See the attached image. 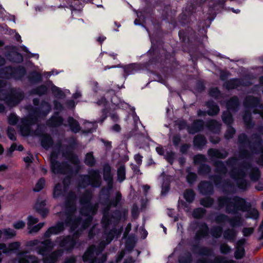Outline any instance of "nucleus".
I'll list each match as a JSON object with an SVG mask.
<instances>
[{
  "instance_id": "nucleus-1",
  "label": "nucleus",
  "mask_w": 263,
  "mask_h": 263,
  "mask_svg": "<svg viewBox=\"0 0 263 263\" xmlns=\"http://www.w3.org/2000/svg\"><path fill=\"white\" fill-rule=\"evenodd\" d=\"M217 204L219 209L225 207L226 212L228 214L235 215L238 211H241L246 213L245 215L246 219L256 220L259 217L258 210L252 207L251 202L238 196H235L232 198L226 196L219 197L217 199Z\"/></svg>"
},
{
  "instance_id": "nucleus-2",
  "label": "nucleus",
  "mask_w": 263,
  "mask_h": 263,
  "mask_svg": "<svg viewBox=\"0 0 263 263\" xmlns=\"http://www.w3.org/2000/svg\"><path fill=\"white\" fill-rule=\"evenodd\" d=\"M77 195L74 192L70 191L65 200V214L66 219L65 223L67 226L70 227L71 229H76L80 224L82 218L75 215L77 207L76 201Z\"/></svg>"
},
{
  "instance_id": "nucleus-3",
  "label": "nucleus",
  "mask_w": 263,
  "mask_h": 263,
  "mask_svg": "<svg viewBox=\"0 0 263 263\" xmlns=\"http://www.w3.org/2000/svg\"><path fill=\"white\" fill-rule=\"evenodd\" d=\"M252 141H251L245 133L240 134L238 136V143L239 145L240 156L242 158H248L250 153L245 147L248 146L251 151L257 153V147L261 146L263 143V140L261 135L258 133H253L251 136Z\"/></svg>"
},
{
  "instance_id": "nucleus-4",
  "label": "nucleus",
  "mask_w": 263,
  "mask_h": 263,
  "mask_svg": "<svg viewBox=\"0 0 263 263\" xmlns=\"http://www.w3.org/2000/svg\"><path fill=\"white\" fill-rule=\"evenodd\" d=\"M147 53L149 55V62L151 64L166 66L177 63L174 53L168 52L158 45H152Z\"/></svg>"
},
{
  "instance_id": "nucleus-5",
  "label": "nucleus",
  "mask_w": 263,
  "mask_h": 263,
  "mask_svg": "<svg viewBox=\"0 0 263 263\" xmlns=\"http://www.w3.org/2000/svg\"><path fill=\"white\" fill-rule=\"evenodd\" d=\"M92 194L89 191H86L80 197L79 202L81 205L80 213L92 220L98 211V205L92 203Z\"/></svg>"
},
{
  "instance_id": "nucleus-6",
  "label": "nucleus",
  "mask_w": 263,
  "mask_h": 263,
  "mask_svg": "<svg viewBox=\"0 0 263 263\" xmlns=\"http://www.w3.org/2000/svg\"><path fill=\"white\" fill-rule=\"evenodd\" d=\"M252 167L250 163L248 162H243L240 164V167L238 168H234L230 172V176L233 179L238 188L246 190L249 186L248 181L245 179L246 172L245 170H248Z\"/></svg>"
},
{
  "instance_id": "nucleus-7",
  "label": "nucleus",
  "mask_w": 263,
  "mask_h": 263,
  "mask_svg": "<svg viewBox=\"0 0 263 263\" xmlns=\"http://www.w3.org/2000/svg\"><path fill=\"white\" fill-rule=\"evenodd\" d=\"M24 92L15 88L0 93V100L4 101L6 105L11 107L17 106L24 99Z\"/></svg>"
},
{
  "instance_id": "nucleus-8",
  "label": "nucleus",
  "mask_w": 263,
  "mask_h": 263,
  "mask_svg": "<svg viewBox=\"0 0 263 263\" xmlns=\"http://www.w3.org/2000/svg\"><path fill=\"white\" fill-rule=\"evenodd\" d=\"M103 179L107 182V187H103L100 191L101 196L105 197V201L109 200L110 192L113 187V176L111 174V167L108 163L103 165Z\"/></svg>"
},
{
  "instance_id": "nucleus-9",
  "label": "nucleus",
  "mask_w": 263,
  "mask_h": 263,
  "mask_svg": "<svg viewBox=\"0 0 263 263\" xmlns=\"http://www.w3.org/2000/svg\"><path fill=\"white\" fill-rule=\"evenodd\" d=\"M89 175H84L79 182L80 186L83 187L88 185L92 187H98L101 184V176L99 170L91 169L88 172Z\"/></svg>"
},
{
  "instance_id": "nucleus-10",
  "label": "nucleus",
  "mask_w": 263,
  "mask_h": 263,
  "mask_svg": "<svg viewBox=\"0 0 263 263\" xmlns=\"http://www.w3.org/2000/svg\"><path fill=\"white\" fill-rule=\"evenodd\" d=\"M213 165L215 167V172L218 174L211 175L210 177V179L216 186H218L222 183V176L221 175H225L228 172V168L224 162L221 160H213Z\"/></svg>"
},
{
  "instance_id": "nucleus-11",
  "label": "nucleus",
  "mask_w": 263,
  "mask_h": 263,
  "mask_svg": "<svg viewBox=\"0 0 263 263\" xmlns=\"http://www.w3.org/2000/svg\"><path fill=\"white\" fill-rule=\"evenodd\" d=\"M50 168L51 172L54 174L72 175L73 174L72 166L66 161L60 162L58 160H53L50 162Z\"/></svg>"
},
{
  "instance_id": "nucleus-12",
  "label": "nucleus",
  "mask_w": 263,
  "mask_h": 263,
  "mask_svg": "<svg viewBox=\"0 0 263 263\" xmlns=\"http://www.w3.org/2000/svg\"><path fill=\"white\" fill-rule=\"evenodd\" d=\"M51 110V106L50 103L45 100L41 102L40 105L32 109L30 113L32 117L36 119L37 121L39 117L44 118L47 116Z\"/></svg>"
},
{
  "instance_id": "nucleus-13",
  "label": "nucleus",
  "mask_w": 263,
  "mask_h": 263,
  "mask_svg": "<svg viewBox=\"0 0 263 263\" xmlns=\"http://www.w3.org/2000/svg\"><path fill=\"white\" fill-rule=\"evenodd\" d=\"M79 236V234L77 232H75L73 234V236L68 235L63 236L59 242L60 247L64 248V250L67 252H71L77 243L76 240L74 236L77 238Z\"/></svg>"
},
{
  "instance_id": "nucleus-14",
  "label": "nucleus",
  "mask_w": 263,
  "mask_h": 263,
  "mask_svg": "<svg viewBox=\"0 0 263 263\" xmlns=\"http://www.w3.org/2000/svg\"><path fill=\"white\" fill-rule=\"evenodd\" d=\"M6 49H9L10 52L6 54L5 56L10 62L16 64H20L24 61L23 55L17 51V47L14 46H6Z\"/></svg>"
},
{
  "instance_id": "nucleus-15",
  "label": "nucleus",
  "mask_w": 263,
  "mask_h": 263,
  "mask_svg": "<svg viewBox=\"0 0 263 263\" xmlns=\"http://www.w3.org/2000/svg\"><path fill=\"white\" fill-rule=\"evenodd\" d=\"M192 252L194 254H198L202 256H205L204 258L214 256V250L210 248L201 246L199 244H194L191 248ZM204 257H202L203 258ZM202 259V258H201ZM201 259V258L200 259Z\"/></svg>"
},
{
  "instance_id": "nucleus-16",
  "label": "nucleus",
  "mask_w": 263,
  "mask_h": 263,
  "mask_svg": "<svg viewBox=\"0 0 263 263\" xmlns=\"http://www.w3.org/2000/svg\"><path fill=\"white\" fill-rule=\"evenodd\" d=\"M199 230L196 232L195 235V240L196 241H199L202 239L206 237L210 233V229L208 225L205 222L197 223Z\"/></svg>"
},
{
  "instance_id": "nucleus-17",
  "label": "nucleus",
  "mask_w": 263,
  "mask_h": 263,
  "mask_svg": "<svg viewBox=\"0 0 263 263\" xmlns=\"http://www.w3.org/2000/svg\"><path fill=\"white\" fill-rule=\"evenodd\" d=\"M37 122V120L30 114L29 116L22 121V125L21 127V132L23 136L28 135L30 131V126L35 124Z\"/></svg>"
},
{
  "instance_id": "nucleus-18",
  "label": "nucleus",
  "mask_w": 263,
  "mask_h": 263,
  "mask_svg": "<svg viewBox=\"0 0 263 263\" xmlns=\"http://www.w3.org/2000/svg\"><path fill=\"white\" fill-rule=\"evenodd\" d=\"M198 188L199 193L202 195H212L214 193V186L213 184L209 181H201Z\"/></svg>"
},
{
  "instance_id": "nucleus-19",
  "label": "nucleus",
  "mask_w": 263,
  "mask_h": 263,
  "mask_svg": "<svg viewBox=\"0 0 263 263\" xmlns=\"http://www.w3.org/2000/svg\"><path fill=\"white\" fill-rule=\"evenodd\" d=\"M120 67L124 70L123 77L125 79L130 74H134L141 69L140 65L138 63H131L127 65H120Z\"/></svg>"
},
{
  "instance_id": "nucleus-20",
  "label": "nucleus",
  "mask_w": 263,
  "mask_h": 263,
  "mask_svg": "<svg viewBox=\"0 0 263 263\" xmlns=\"http://www.w3.org/2000/svg\"><path fill=\"white\" fill-rule=\"evenodd\" d=\"M205 124L202 119L195 120L191 125L187 126V132L190 134L194 135L203 130Z\"/></svg>"
},
{
  "instance_id": "nucleus-21",
  "label": "nucleus",
  "mask_w": 263,
  "mask_h": 263,
  "mask_svg": "<svg viewBox=\"0 0 263 263\" xmlns=\"http://www.w3.org/2000/svg\"><path fill=\"white\" fill-rule=\"evenodd\" d=\"M208 154L213 162L215 159H225L228 155V152L225 149L220 151L217 148H211L208 151Z\"/></svg>"
},
{
  "instance_id": "nucleus-22",
  "label": "nucleus",
  "mask_w": 263,
  "mask_h": 263,
  "mask_svg": "<svg viewBox=\"0 0 263 263\" xmlns=\"http://www.w3.org/2000/svg\"><path fill=\"white\" fill-rule=\"evenodd\" d=\"M226 105L228 110L235 112L238 111L240 102L238 97L234 96L227 101Z\"/></svg>"
},
{
  "instance_id": "nucleus-23",
  "label": "nucleus",
  "mask_w": 263,
  "mask_h": 263,
  "mask_svg": "<svg viewBox=\"0 0 263 263\" xmlns=\"http://www.w3.org/2000/svg\"><path fill=\"white\" fill-rule=\"evenodd\" d=\"M12 79L16 80H22L27 73V70L23 65H18L16 67L12 66Z\"/></svg>"
},
{
  "instance_id": "nucleus-24",
  "label": "nucleus",
  "mask_w": 263,
  "mask_h": 263,
  "mask_svg": "<svg viewBox=\"0 0 263 263\" xmlns=\"http://www.w3.org/2000/svg\"><path fill=\"white\" fill-rule=\"evenodd\" d=\"M245 85H247V84L243 83L240 79L237 78L230 79L223 84V86L227 90L234 89L240 86Z\"/></svg>"
},
{
  "instance_id": "nucleus-25",
  "label": "nucleus",
  "mask_w": 263,
  "mask_h": 263,
  "mask_svg": "<svg viewBox=\"0 0 263 263\" xmlns=\"http://www.w3.org/2000/svg\"><path fill=\"white\" fill-rule=\"evenodd\" d=\"M260 105V99L253 96H248L244 100V105L247 108L253 109L259 106Z\"/></svg>"
},
{
  "instance_id": "nucleus-26",
  "label": "nucleus",
  "mask_w": 263,
  "mask_h": 263,
  "mask_svg": "<svg viewBox=\"0 0 263 263\" xmlns=\"http://www.w3.org/2000/svg\"><path fill=\"white\" fill-rule=\"evenodd\" d=\"M46 205V203L45 200H42L41 201H37L33 207L35 211L43 218H45L49 213L48 209L45 208Z\"/></svg>"
},
{
  "instance_id": "nucleus-27",
  "label": "nucleus",
  "mask_w": 263,
  "mask_h": 263,
  "mask_svg": "<svg viewBox=\"0 0 263 263\" xmlns=\"http://www.w3.org/2000/svg\"><path fill=\"white\" fill-rule=\"evenodd\" d=\"M94 249H95V245L90 246L86 249L82 256V260L84 262L95 263L94 260L96 257Z\"/></svg>"
},
{
  "instance_id": "nucleus-28",
  "label": "nucleus",
  "mask_w": 263,
  "mask_h": 263,
  "mask_svg": "<svg viewBox=\"0 0 263 263\" xmlns=\"http://www.w3.org/2000/svg\"><path fill=\"white\" fill-rule=\"evenodd\" d=\"M206 106L208 108L207 114L210 116H215L220 111L219 106L213 100H209L206 102Z\"/></svg>"
},
{
  "instance_id": "nucleus-29",
  "label": "nucleus",
  "mask_w": 263,
  "mask_h": 263,
  "mask_svg": "<svg viewBox=\"0 0 263 263\" xmlns=\"http://www.w3.org/2000/svg\"><path fill=\"white\" fill-rule=\"evenodd\" d=\"M41 245L42 246L39 248V252L42 255L51 251L54 246L53 242L50 239H46L42 241Z\"/></svg>"
},
{
  "instance_id": "nucleus-30",
  "label": "nucleus",
  "mask_w": 263,
  "mask_h": 263,
  "mask_svg": "<svg viewBox=\"0 0 263 263\" xmlns=\"http://www.w3.org/2000/svg\"><path fill=\"white\" fill-rule=\"evenodd\" d=\"M63 251L61 250L55 251L52 253L44 257L43 261L44 263H55L59 257L61 256Z\"/></svg>"
},
{
  "instance_id": "nucleus-31",
  "label": "nucleus",
  "mask_w": 263,
  "mask_h": 263,
  "mask_svg": "<svg viewBox=\"0 0 263 263\" xmlns=\"http://www.w3.org/2000/svg\"><path fill=\"white\" fill-rule=\"evenodd\" d=\"M49 86L46 84H41L30 90V94L43 96L47 95L49 92Z\"/></svg>"
},
{
  "instance_id": "nucleus-32",
  "label": "nucleus",
  "mask_w": 263,
  "mask_h": 263,
  "mask_svg": "<svg viewBox=\"0 0 263 263\" xmlns=\"http://www.w3.org/2000/svg\"><path fill=\"white\" fill-rule=\"evenodd\" d=\"M21 243L19 242L15 241L9 244L8 247L7 248L4 243L0 244V250H2L5 254H7L10 252H15L18 250L20 247Z\"/></svg>"
},
{
  "instance_id": "nucleus-33",
  "label": "nucleus",
  "mask_w": 263,
  "mask_h": 263,
  "mask_svg": "<svg viewBox=\"0 0 263 263\" xmlns=\"http://www.w3.org/2000/svg\"><path fill=\"white\" fill-rule=\"evenodd\" d=\"M128 214V211L126 209H124L122 211L120 210L116 209L112 211L111 214V218L114 220L116 223H119L121 218L123 217L126 219Z\"/></svg>"
},
{
  "instance_id": "nucleus-34",
  "label": "nucleus",
  "mask_w": 263,
  "mask_h": 263,
  "mask_svg": "<svg viewBox=\"0 0 263 263\" xmlns=\"http://www.w3.org/2000/svg\"><path fill=\"white\" fill-rule=\"evenodd\" d=\"M41 145L45 149H49L54 144V141L49 134L41 135L40 138Z\"/></svg>"
},
{
  "instance_id": "nucleus-35",
  "label": "nucleus",
  "mask_w": 263,
  "mask_h": 263,
  "mask_svg": "<svg viewBox=\"0 0 263 263\" xmlns=\"http://www.w3.org/2000/svg\"><path fill=\"white\" fill-rule=\"evenodd\" d=\"M27 78L31 84H37L43 81L42 74L36 70L30 71L27 77Z\"/></svg>"
},
{
  "instance_id": "nucleus-36",
  "label": "nucleus",
  "mask_w": 263,
  "mask_h": 263,
  "mask_svg": "<svg viewBox=\"0 0 263 263\" xmlns=\"http://www.w3.org/2000/svg\"><path fill=\"white\" fill-rule=\"evenodd\" d=\"M206 127L213 133H218L221 129V124L215 119H210L205 123Z\"/></svg>"
},
{
  "instance_id": "nucleus-37",
  "label": "nucleus",
  "mask_w": 263,
  "mask_h": 263,
  "mask_svg": "<svg viewBox=\"0 0 263 263\" xmlns=\"http://www.w3.org/2000/svg\"><path fill=\"white\" fill-rule=\"evenodd\" d=\"M207 140L203 135H197L193 139V144L198 148H202L206 144Z\"/></svg>"
},
{
  "instance_id": "nucleus-38",
  "label": "nucleus",
  "mask_w": 263,
  "mask_h": 263,
  "mask_svg": "<svg viewBox=\"0 0 263 263\" xmlns=\"http://www.w3.org/2000/svg\"><path fill=\"white\" fill-rule=\"evenodd\" d=\"M67 122L72 132L78 133L81 130V126L79 122L72 117H69L67 119Z\"/></svg>"
},
{
  "instance_id": "nucleus-39",
  "label": "nucleus",
  "mask_w": 263,
  "mask_h": 263,
  "mask_svg": "<svg viewBox=\"0 0 263 263\" xmlns=\"http://www.w3.org/2000/svg\"><path fill=\"white\" fill-rule=\"evenodd\" d=\"M122 199V195L120 192H118L116 194V196L115 198L112 199H110L109 198V200H107L105 201V204L108 205L109 209L110 207H117L118 204L120 203V201Z\"/></svg>"
},
{
  "instance_id": "nucleus-40",
  "label": "nucleus",
  "mask_w": 263,
  "mask_h": 263,
  "mask_svg": "<svg viewBox=\"0 0 263 263\" xmlns=\"http://www.w3.org/2000/svg\"><path fill=\"white\" fill-rule=\"evenodd\" d=\"M12 66L9 65L0 69V78L7 80L12 79Z\"/></svg>"
},
{
  "instance_id": "nucleus-41",
  "label": "nucleus",
  "mask_w": 263,
  "mask_h": 263,
  "mask_svg": "<svg viewBox=\"0 0 263 263\" xmlns=\"http://www.w3.org/2000/svg\"><path fill=\"white\" fill-rule=\"evenodd\" d=\"M221 119L223 122L227 126L231 125L234 122L233 115L229 110H225L222 112Z\"/></svg>"
},
{
  "instance_id": "nucleus-42",
  "label": "nucleus",
  "mask_w": 263,
  "mask_h": 263,
  "mask_svg": "<svg viewBox=\"0 0 263 263\" xmlns=\"http://www.w3.org/2000/svg\"><path fill=\"white\" fill-rule=\"evenodd\" d=\"M193 261V256L191 252L186 251L178 257L179 263H191Z\"/></svg>"
},
{
  "instance_id": "nucleus-43",
  "label": "nucleus",
  "mask_w": 263,
  "mask_h": 263,
  "mask_svg": "<svg viewBox=\"0 0 263 263\" xmlns=\"http://www.w3.org/2000/svg\"><path fill=\"white\" fill-rule=\"evenodd\" d=\"M109 208H107L106 209L104 210L103 215L101 220V223L104 228H107L109 227V226L111 223V215H109Z\"/></svg>"
},
{
  "instance_id": "nucleus-44",
  "label": "nucleus",
  "mask_w": 263,
  "mask_h": 263,
  "mask_svg": "<svg viewBox=\"0 0 263 263\" xmlns=\"http://www.w3.org/2000/svg\"><path fill=\"white\" fill-rule=\"evenodd\" d=\"M85 164L89 167H93L96 163V160L93 156V152L86 153L84 161Z\"/></svg>"
},
{
  "instance_id": "nucleus-45",
  "label": "nucleus",
  "mask_w": 263,
  "mask_h": 263,
  "mask_svg": "<svg viewBox=\"0 0 263 263\" xmlns=\"http://www.w3.org/2000/svg\"><path fill=\"white\" fill-rule=\"evenodd\" d=\"M197 172L200 176H206L211 172V167L207 164H200L198 168Z\"/></svg>"
},
{
  "instance_id": "nucleus-46",
  "label": "nucleus",
  "mask_w": 263,
  "mask_h": 263,
  "mask_svg": "<svg viewBox=\"0 0 263 263\" xmlns=\"http://www.w3.org/2000/svg\"><path fill=\"white\" fill-rule=\"evenodd\" d=\"M63 186L61 183H57L53 190V194L52 196L54 199H57L60 197L63 196L64 195L63 191Z\"/></svg>"
},
{
  "instance_id": "nucleus-47",
  "label": "nucleus",
  "mask_w": 263,
  "mask_h": 263,
  "mask_svg": "<svg viewBox=\"0 0 263 263\" xmlns=\"http://www.w3.org/2000/svg\"><path fill=\"white\" fill-rule=\"evenodd\" d=\"M53 234L57 235L63 232L65 229L63 222H58L54 226L49 227Z\"/></svg>"
},
{
  "instance_id": "nucleus-48",
  "label": "nucleus",
  "mask_w": 263,
  "mask_h": 263,
  "mask_svg": "<svg viewBox=\"0 0 263 263\" xmlns=\"http://www.w3.org/2000/svg\"><path fill=\"white\" fill-rule=\"evenodd\" d=\"M211 235L215 238H219L223 233V228L220 226H214L210 231Z\"/></svg>"
},
{
  "instance_id": "nucleus-49",
  "label": "nucleus",
  "mask_w": 263,
  "mask_h": 263,
  "mask_svg": "<svg viewBox=\"0 0 263 263\" xmlns=\"http://www.w3.org/2000/svg\"><path fill=\"white\" fill-rule=\"evenodd\" d=\"M206 211L203 208H197L194 209L192 216L194 218L201 219L205 215Z\"/></svg>"
},
{
  "instance_id": "nucleus-50",
  "label": "nucleus",
  "mask_w": 263,
  "mask_h": 263,
  "mask_svg": "<svg viewBox=\"0 0 263 263\" xmlns=\"http://www.w3.org/2000/svg\"><path fill=\"white\" fill-rule=\"evenodd\" d=\"M18 263H39V261L34 256L26 255L20 258Z\"/></svg>"
},
{
  "instance_id": "nucleus-51",
  "label": "nucleus",
  "mask_w": 263,
  "mask_h": 263,
  "mask_svg": "<svg viewBox=\"0 0 263 263\" xmlns=\"http://www.w3.org/2000/svg\"><path fill=\"white\" fill-rule=\"evenodd\" d=\"M260 171L257 167H252L250 173V177L252 181H257L260 177Z\"/></svg>"
},
{
  "instance_id": "nucleus-52",
  "label": "nucleus",
  "mask_w": 263,
  "mask_h": 263,
  "mask_svg": "<svg viewBox=\"0 0 263 263\" xmlns=\"http://www.w3.org/2000/svg\"><path fill=\"white\" fill-rule=\"evenodd\" d=\"M231 227H236L242 224V219L240 215L236 216L233 218H230L228 221Z\"/></svg>"
},
{
  "instance_id": "nucleus-53",
  "label": "nucleus",
  "mask_w": 263,
  "mask_h": 263,
  "mask_svg": "<svg viewBox=\"0 0 263 263\" xmlns=\"http://www.w3.org/2000/svg\"><path fill=\"white\" fill-rule=\"evenodd\" d=\"M183 196L186 202L192 203L195 199V193L193 190L187 189L185 191Z\"/></svg>"
},
{
  "instance_id": "nucleus-54",
  "label": "nucleus",
  "mask_w": 263,
  "mask_h": 263,
  "mask_svg": "<svg viewBox=\"0 0 263 263\" xmlns=\"http://www.w3.org/2000/svg\"><path fill=\"white\" fill-rule=\"evenodd\" d=\"M118 180L120 182H123L126 178V170L124 165H121L117 170Z\"/></svg>"
},
{
  "instance_id": "nucleus-55",
  "label": "nucleus",
  "mask_w": 263,
  "mask_h": 263,
  "mask_svg": "<svg viewBox=\"0 0 263 263\" xmlns=\"http://www.w3.org/2000/svg\"><path fill=\"white\" fill-rule=\"evenodd\" d=\"M63 121V118L61 116L52 117L50 120V125L52 127H59L62 125Z\"/></svg>"
},
{
  "instance_id": "nucleus-56",
  "label": "nucleus",
  "mask_w": 263,
  "mask_h": 263,
  "mask_svg": "<svg viewBox=\"0 0 263 263\" xmlns=\"http://www.w3.org/2000/svg\"><path fill=\"white\" fill-rule=\"evenodd\" d=\"M209 95L210 97L215 99H218L222 97V93L218 87H212L209 89Z\"/></svg>"
},
{
  "instance_id": "nucleus-57",
  "label": "nucleus",
  "mask_w": 263,
  "mask_h": 263,
  "mask_svg": "<svg viewBox=\"0 0 263 263\" xmlns=\"http://www.w3.org/2000/svg\"><path fill=\"white\" fill-rule=\"evenodd\" d=\"M200 203L201 205L203 206L204 208H210L213 205L214 200L212 197L209 196L201 199Z\"/></svg>"
},
{
  "instance_id": "nucleus-58",
  "label": "nucleus",
  "mask_w": 263,
  "mask_h": 263,
  "mask_svg": "<svg viewBox=\"0 0 263 263\" xmlns=\"http://www.w3.org/2000/svg\"><path fill=\"white\" fill-rule=\"evenodd\" d=\"M187 174L186 176V181L190 185H192L197 179V174L192 172L187 171Z\"/></svg>"
},
{
  "instance_id": "nucleus-59",
  "label": "nucleus",
  "mask_w": 263,
  "mask_h": 263,
  "mask_svg": "<svg viewBox=\"0 0 263 263\" xmlns=\"http://www.w3.org/2000/svg\"><path fill=\"white\" fill-rule=\"evenodd\" d=\"M49 83L52 85L51 90L53 95L56 97H61L64 96L63 92L59 87L53 85L51 81H49Z\"/></svg>"
},
{
  "instance_id": "nucleus-60",
  "label": "nucleus",
  "mask_w": 263,
  "mask_h": 263,
  "mask_svg": "<svg viewBox=\"0 0 263 263\" xmlns=\"http://www.w3.org/2000/svg\"><path fill=\"white\" fill-rule=\"evenodd\" d=\"M45 179L44 178H41L36 183L35 187L33 189L34 192H39L41 191L45 185Z\"/></svg>"
},
{
  "instance_id": "nucleus-61",
  "label": "nucleus",
  "mask_w": 263,
  "mask_h": 263,
  "mask_svg": "<svg viewBox=\"0 0 263 263\" xmlns=\"http://www.w3.org/2000/svg\"><path fill=\"white\" fill-rule=\"evenodd\" d=\"M236 233L234 230L228 229L223 232V237L226 239L232 240L235 238Z\"/></svg>"
},
{
  "instance_id": "nucleus-62",
  "label": "nucleus",
  "mask_w": 263,
  "mask_h": 263,
  "mask_svg": "<svg viewBox=\"0 0 263 263\" xmlns=\"http://www.w3.org/2000/svg\"><path fill=\"white\" fill-rule=\"evenodd\" d=\"M193 160L195 164H204L207 161L206 157L203 154H197L193 158Z\"/></svg>"
},
{
  "instance_id": "nucleus-63",
  "label": "nucleus",
  "mask_w": 263,
  "mask_h": 263,
  "mask_svg": "<svg viewBox=\"0 0 263 263\" xmlns=\"http://www.w3.org/2000/svg\"><path fill=\"white\" fill-rule=\"evenodd\" d=\"M175 153L172 151H166V154L164 155V159L171 165H172L175 159Z\"/></svg>"
},
{
  "instance_id": "nucleus-64",
  "label": "nucleus",
  "mask_w": 263,
  "mask_h": 263,
  "mask_svg": "<svg viewBox=\"0 0 263 263\" xmlns=\"http://www.w3.org/2000/svg\"><path fill=\"white\" fill-rule=\"evenodd\" d=\"M196 10V6L193 3H188L184 8V11L188 15H192Z\"/></svg>"
}]
</instances>
